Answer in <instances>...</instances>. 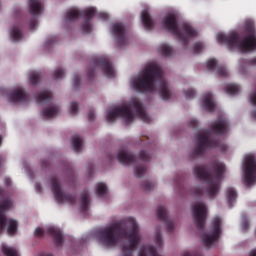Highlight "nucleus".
I'll use <instances>...</instances> for the list:
<instances>
[{
  "instance_id": "48",
  "label": "nucleus",
  "mask_w": 256,
  "mask_h": 256,
  "mask_svg": "<svg viewBox=\"0 0 256 256\" xmlns=\"http://www.w3.org/2000/svg\"><path fill=\"white\" fill-rule=\"evenodd\" d=\"M34 235L35 237H44L45 231L42 228L37 227L34 231Z\"/></svg>"
},
{
  "instance_id": "3",
  "label": "nucleus",
  "mask_w": 256,
  "mask_h": 256,
  "mask_svg": "<svg viewBox=\"0 0 256 256\" xmlns=\"http://www.w3.org/2000/svg\"><path fill=\"white\" fill-rule=\"evenodd\" d=\"M156 82H159L160 97L163 100H169L172 93L164 78L162 68L157 64L147 65L142 74L133 81V87L138 92H154Z\"/></svg>"
},
{
  "instance_id": "64",
  "label": "nucleus",
  "mask_w": 256,
  "mask_h": 256,
  "mask_svg": "<svg viewBox=\"0 0 256 256\" xmlns=\"http://www.w3.org/2000/svg\"><path fill=\"white\" fill-rule=\"evenodd\" d=\"M4 195V189L0 187V196Z\"/></svg>"
},
{
  "instance_id": "38",
  "label": "nucleus",
  "mask_w": 256,
  "mask_h": 256,
  "mask_svg": "<svg viewBox=\"0 0 256 256\" xmlns=\"http://www.w3.org/2000/svg\"><path fill=\"white\" fill-rule=\"evenodd\" d=\"M155 184L153 182L145 181L143 184H141V189L144 191H152L154 189Z\"/></svg>"
},
{
  "instance_id": "25",
  "label": "nucleus",
  "mask_w": 256,
  "mask_h": 256,
  "mask_svg": "<svg viewBox=\"0 0 256 256\" xmlns=\"http://www.w3.org/2000/svg\"><path fill=\"white\" fill-rule=\"evenodd\" d=\"M71 145L75 153L82 152L83 140L79 135H73L71 138Z\"/></svg>"
},
{
  "instance_id": "33",
  "label": "nucleus",
  "mask_w": 256,
  "mask_h": 256,
  "mask_svg": "<svg viewBox=\"0 0 256 256\" xmlns=\"http://www.w3.org/2000/svg\"><path fill=\"white\" fill-rule=\"evenodd\" d=\"M224 89L225 92L229 95H236L241 90L240 86L236 84H228Z\"/></svg>"
},
{
  "instance_id": "10",
  "label": "nucleus",
  "mask_w": 256,
  "mask_h": 256,
  "mask_svg": "<svg viewBox=\"0 0 256 256\" xmlns=\"http://www.w3.org/2000/svg\"><path fill=\"white\" fill-rule=\"evenodd\" d=\"M100 67L102 72L107 76L108 78H114L115 77V71L113 68V64L109 57H96L93 58L91 61V66L87 70V77L89 80H91L95 74L96 69Z\"/></svg>"
},
{
  "instance_id": "11",
  "label": "nucleus",
  "mask_w": 256,
  "mask_h": 256,
  "mask_svg": "<svg viewBox=\"0 0 256 256\" xmlns=\"http://www.w3.org/2000/svg\"><path fill=\"white\" fill-rule=\"evenodd\" d=\"M244 183L248 187H251L256 181V155L247 154L244 157Z\"/></svg>"
},
{
  "instance_id": "8",
  "label": "nucleus",
  "mask_w": 256,
  "mask_h": 256,
  "mask_svg": "<svg viewBox=\"0 0 256 256\" xmlns=\"http://www.w3.org/2000/svg\"><path fill=\"white\" fill-rule=\"evenodd\" d=\"M96 9L89 8L82 11H79L76 8L70 9L66 12L64 17L65 22H75L80 18V16L85 17L84 22L81 25V30L83 33H91L92 26H91V19L95 16Z\"/></svg>"
},
{
  "instance_id": "62",
  "label": "nucleus",
  "mask_w": 256,
  "mask_h": 256,
  "mask_svg": "<svg viewBox=\"0 0 256 256\" xmlns=\"http://www.w3.org/2000/svg\"><path fill=\"white\" fill-rule=\"evenodd\" d=\"M250 256H256V249H254V250H252V251L250 252Z\"/></svg>"
},
{
  "instance_id": "40",
  "label": "nucleus",
  "mask_w": 256,
  "mask_h": 256,
  "mask_svg": "<svg viewBox=\"0 0 256 256\" xmlns=\"http://www.w3.org/2000/svg\"><path fill=\"white\" fill-rule=\"evenodd\" d=\"M70 114L71 115H77L79 112V104L77 102H72L70 104Z\"/></svg>"
},
{
  "instance_id": "63",
  "label": "nucleus",
  "mask_w": 256,
  "mask_h": 256,
  "mask_svg": "<svg viewBox=\"0 0 256 256\" xmlns=\"http://www.w3.org/2000/svg\"><path fill=\"white\" fill-rule=\"evenodd\" d=\"M108 159H109L110 161H112L113 159H115V156H114V155H108Z\"/></svg>"
},
{
  "instance_id": "18",
  "label": "nucleus",
  "mask_w": 256,
  "mask_h": 256,
  "mask_svg": "<svg viewBox=\"0 0 256 256\" xmlns=\"http://www.w3.org/2000/svg\"><path fill=\"white\" fill-rule=\"evenodd\" d=\"M9 100L12 103H24L28 101V95L23 89H16L10 93Z\"/></svg>"
},
{
  "instance_id": "56",
  "label": "nucleus",
  "mask_w": 256,
  "mask_h": 256,
  "mask_svg": "<svg viewBox=\"0 0 256 256\" xmlns=\"http://www.w3.org/2000/svg\"><path fill=\"white\" fill-rule=\"evenodd\" d=\"M49 166V161L48 160H42L41 161V167L42 168H47Z\"/></svg>"
},
{
  "instance_id": "49",
  "label": "nucleus",
  "mask_w": 256,
  "mask_h": 256,
  "mask_svg": "<svg viewBox=\"0 0 256 256\" xmlns=\"http://www.w3.org/2000/svg\"><path fill=\"white\" fill-rule=\"evenodd\" d=\"M183 183H184L183 178H180V179L178 177L175 178V185L176 187H178V189H181Z\"/></svg>"
},
{
  "instance_id": "60",
  "label": "nucleus",
  "mask_w": 256,
  "mask_h": 256,
  "mask_svg": "<svg viewBox=\"0 0 256 256\" xmlns=\"http://www.w3.org/2000/svg\"><path fill=\"white\" fill-rule=\"evenodd\" d=\"M252 119L256 120V110L251 112Z\"/></svg>"
},
{
  "instance_id": "39",
  "label": "nucleus",
  "mask_w": 256,
  "mask_h": 256,
  "mask_svg": "<svg viewBox=\"0 0 256 256\" xmlns=\"http://www.w3.org/2000/svg\"><path fill=\"white\" fill-rule=\"evenodd\" d=\"M65 74V70L64 69H61V68H58L56 69L53 74H52V78L53 79H61Z\"/></svg>"
},
{
  "instance_id": "47",
  "label": "nucleus",
  "mask_w": 256,
  "mask_h": 256,
  "mask_svg": "<svg viewBox=\"0 0 256 256\" xmlns=\"http://www.w3.org/2000/svg\"><path fill=\"white\" fill-rule=\"evenodd\" d=\"M80 82H81L80 76L75 75L73 78V87L78 89L80 87Z\"/></svg>"
},
{
  "instance_id": "9",
  "label": "nucleus",
  "mask_w": 256,
  "mask_h": 256,
  "mask_svg": "<svg viewBox=\"0 0 256 256\" xmlns=\"http://www.w3.org/2000/svg\"><path fill=\"white\" fill-rule=\"evenodd\" d=\"M12 205L13 202L11 199L0 200V234H2L5 231L7 223L8 235H15V233H17L18 231V222L14 219H7L5 215L6 211H9Z\"/></svg>"
},
{
  "instance_id": "6",
  "label": "nucleus",
  "mask_w": 256,
  "mask_h": 256,
  "mask_svg": "<svg viewBox=\"0 0 256 256\" xmlns=\"http://www.w3.org/2000/svg\"><path fill=\"white\" fill-rule=\"evenodd\" d=\"M132 108L135 110L136 115L142 119L145 123H151V117L146 113L142 103L139 99L134 98L132 102L127 106L117 107L106 115V120L108 122L115 121L118 117H122L125 120V123L129 125L134 121V114L132 112Z\"/></svg>"
},
{
  "instance_id": "12",
  "label": "nucleus",
  "mask_w": 256,
  "mask_h": 256,
  "mask_svg": "<svg viewBox=\"0 0 256 256\" xmlns=\"http://www.w3.org/2000/svg\"><path fill=\"white\" fill-rule=\"evenodd\" d=\"M213 230L210 234L203 233L201 235L202 243L207 248L214 247L216 241L220 238L221 235V225H222V219L218 216L213 218Z\"/></svg>"
},
{
  "instance_id": "15",
  "label": "nucleus",
  "mask_w": 256,
  "mask_h": 256,
  "mask_svg": "<svg viewBox=\"0 0 256 256\" xmlns=\"http://www.w3.org/2000/svg\"><path fill=\"white\" fill-rule=\"evenodd\" d=\"M111 32L118 46L122 47L128 44V39L126 37L127 30L124 24L122 23L113 24L111 27Z\"/></svg>"
},
{
  "instance_id": "58",
  "label": "nucleus",
  "mask_w": 256,
  "mask_h": 256,
  "mask_svg": "<svg viewBox=\"0 0 256 256\" xmlns=\"http://www.w3.org/2000/svg\"><path fill=\"white\" fill-rule=\"evenodd\" d=\"M35 189H36V192L37 193H41V191H42V187H41V185L40 184H35Z\"/></svg>"
},
{
  "instance_id": "29",
  "label": "nucleus",
  "mask_w": 256,
  "mask_h": 256,
  "mask_svg": "<svg viewBox=\"0 0 256 256\" xmlns=\"http://www.w3.org/2000/svg\"><path fill=\"white\" fill-rule=\"evenodd\" d=\"M10 37L13 41L18 42L23 38L22 28L20 26L12 27L10 31Z\"/></svg>"
},
{
  "instance_id": "21",
  "label": "nucleus",
  "mask_w": 256,
  "mask_h": 256,
  "mask_svg": "<svg viewBox=\"0 0 256 256\" xmlns=\"http://www.w3.org/2000/svg\"><path fill=\"white\" fill-rule=\"evenodd\" d=\"M29 13L31 15H38L43 12V4L39 0H28Z\"/></svg>"
},
{
  "instance_id": "51",
  "label": "nucleus",
  "mask_w": 256,
  "mask_h": 256,
  "mask_svg": "<svg viewBox=\"0 0 256 256\" xmlns=\"http://www.w3.org/2000/svg\"><path fill=\"white\" fill-rule=\"evenodd\" d=\"M182 256H203L200 252H185Z\"/></svg>"
},
{
  "instance_id": "53",
  "label": "nucleus",
  "mask_w": 256,
  "mask_h": 256,
  "mask_svg": "<svg viewBox=\"0 0 256 256\" xmlns=\"http://www.w3.org/2000/svg\"><path fill=\"white\" fill-rule=\"evenodd\" d=\"M57 42V37H51L46 40V45H52Z\"/></svg>"
},
{
  "instance_id": "32",
  "label": "nucleus",
  "mask_w": 256,
  "mask_h": 256,
  "mask_svg": "<svg viewBox=\"0 0 256 256\" xmlns=\"http://www.w3.org/2000/svg\"><path fill=\"white\" fill-rule=\"evenodd\" d=\"M108 193V187L105 183H98L96 186V195L98 197H104Z\"/></svg>"
},
{
  "instance_id": "52",
  "label": "nucleus",
  "mask_w": 256,
  "mask_h": 256,
  "mask_svg": "<svg viewBox=\"0 0 256 256\" xmlns=\"http://www.w3.org/2000/svg\"><path fill=\"white\" fill-rule=\"evenodd\" d=\"M250 102L252 105L256 106V91L250 94Z\"/></svg>"
},
{
  "instance_id": "50",
  "label": "nucleus",
  "mask_w": 256,
  "mask_h": 256,
  "mask_svg": "<svg viewBox=\"0 0 256 256\" xmlns=\"http://www.w3.org/2000/svg\"><path fill=\"white\" fill-rule=\"evenodd\" d=\"M188 126L191 128H197L198 126V120L192 119L188 122Z\"/></svg>"
},
{
  "instance_id": "7",
  "label": "nucleus",
  "mask_w": 256,
  "mask_h": 256,
  "mask_svg": "<svg viewBox=\"0 0 256 256\" xmlns=\"http://www.w3.org/2000/svg\"><path fill=\"white\" fill-rule=\"evenodd\" d=\"M162 26L165 30L175 35L186 47L190 39L195 38L198 32L188 23H184L181 29L178 24V19L175 14H170L162 20Z\"/></svg>"
},
{
  "instance_id": "31",
  "label": "nucleus",
  "mask_w": 256,
  "mask_h": 256,
  "mask_svg": "<svg viewBox=\"0 0 256 256\" xmlns=\"http://www.w3.org/2000/svg\"><path fill=\"white\" fill-rule=\"evenodd\" d=\"M41 81V72L32 71L29 74V82L32 85H37Z\"/></svg>"
},
{
  "instance_id": "46",
  "label": "nucleus",
  "mask_w": 256,
  "mask_h": 256,
  "mask_svg": "<svg viewBox=\"0 0 256 256\" xmlns=\"http://www.w3.org/2000/svg\"><path fill=\"white\" fill-rule=\"evenodd\" d=\"M37 24H38V19H37V17H32V19H31L30 22H29V29H30V30H34L35 27L37 26Z\"/></svg>"
},
{
  "instance_id": "37",
  "label": "nucleus",
  "mask_w": 256,
  "mask_h": 256,
  "mask_svg": "<svg viewBox=\"0 0 256 256\" xmlns=\"http://www.w3.org/2000/svg\"><path fill=\"white\" fill-rule=\"evenodd\" d=\"M152 156L150 153L146 151H140L139 152V159L144 161V162H149L151 160Z\"/></svg>"
},
{
  "instance_id": "2",
  "label": "nucleus",
  "mask_w": 256,
  "mask_h": 256,
  "mask_svg": "<svg viewBox=\"0 0 256 256\" xmlns=\"http://www.w3.org/2000/svg\"><path fill=\"white\" fill-rule=\"evenodd\" d=\"M212 170L214 176L209 172L206 166H196L193 168L194 175L200 181H205V183H207V187H195L192 190V195L195 197H204V195H207L209 199H215L217 197L221 189V183L226 171V166L222 162L214 161L212 163Z\"/></svg>"
},
{
  "instance_id": "4",
  "label": "nucleus",
  "mask_w": 256,
  "mask_h": 256,
  "mask_svg": "<svg viewBox=\"0 0 256 256\" xmlns=\"http://www.w3.org/2000/svg\"><path fill=\"white\" fill-rule=\"evenodd\" d=\"M229 121L225 118L219 119L211 124V130L201 132L196 137L195 148L190 153V158L195 159L201 157L208 149L219 148L222 152L228 149L218 137L212 138V132L223 135L229 131Z\"/></svg>"
},
{
  "instance_id": "36",
  "label": "nucleus",
  "mask_w": 256,
  "mask_h": 256,
  "mask_svg": "<svg viewBox=\"0 0 256 256\" xmlns=\"http://www.w3.org/2000/svg\"><path fill=\"white\" fill-rule=\"evenodd\" d=\"M156 231H157V232H156L155 237H154L155 244H156L158 247H163L164 242H163V238H162L161 231H160L159 228H157Z\"/></svg>"
},
{
  "instance_id": "17",
  "label": "nucleus",
  "mask_w": 256,
  "mask_h": 256,
  "mask_svg": "<svg viewBox=\"0 0 256 256\" xmlns=\"http://www.w3.org/2000/svg\"><path fill=\"white\" fill-rule=\"evenodd\" d=\"M46 233L53 237V242L56 248H59L63 245L64 236L60 229L55 227H49L47 228Z\"/></svg>"
},
{
  "instance_id": "28",
  "label": "nucleus",
  "mask_w": 256,
  "mask_h": 256,
  "mask_svg": "<svg viewBox=\"0 0 256 256\" xmlns=\"http://www.w3.org/2000/svg\"><path fill=\"white\" fill-rule=\"evenodd\" d=\"M58 113H59V107L51 106V107L43 109L42 116L45 119H50V118L56 117Z\"/></svg>"
},
{
  "instance_id": "16",
  "label": "nucleus",
  "mask_w": 256,
  "mask_h": 256,
  "mask_svg": "<svg viewBox=\"0 0 256 256\" xmlns=\"http://www.w3.org/2000/svg\"><path fill=\"white\" fill-rule=\"evenodd\" d=\"M156 215L159 221H163L169 233L174 231L175 224L172 220H170L168 216L167 208L165 206H158Z\"/></svg>"
},
{
  "instance_id": "54",
  "label": "nucleus",
  "mask_w": 256,
  "mask_h": 256,
  "mask_svg": "<svg viewBox=\"0 0 256 256\" xmlns=\"http://www.w3.org/2000/svg\"><path fill=\"white\" fill-rule=\"evenodd\" d=\"M98 17L103 20V21H106L109 19V15L107 13H99L98 14Z\"/></svg>"
},
{
  "instance_id": "22",
  "label": "nucleus",
  "mask_w": 256,
  "mask_h": 256,
  "mask_svg": "<svg viewBox=\"0 0 256 256\" xmlns=\"http://www.w3.org/2000/svg\"><path fill=\"white\" fill-rule=\"evenodd\" d=\"M35 99L38 104L47 103L53 99V94H52V92H50L48 90H44V91H41L40 93H38L35 96Z\"/></svg>"
},
{
  "instance_id": "27",
  "label": "nucleus",
  "mask_w": 256,
  "mask_h": 256,
  "mask_svg": "<svg viewBox=\"0 0 256 256\" xmlns=\"http://www.w3.org/2000/svg\"><path fill=\"white\" fill-rule=\"evenodd\" d=\"M237 197H238V194L235 188L233 187L227 188L226 198H227L229 207H233L234 203H236L237 201Z\"/></svg>"
},
{
  "instance_id": "41",
  "label": "nucleus",
  "mask_w": 256,
  "mask_h": 256,
  "mask_svg": "<svg viewBox=\"0 0 256 256\" xmlns=\"http://www.w3.org/2000/svg\"><path fill=\"white\" fill-rule=\"evenodd\" d=\"M204 49V44L201 42H197L193 46L194 53L198 54Z\"/></svg>"
},
{
  "instance_id": "34",
  "label": "nucleus",
  "mask_w": 256,
  "mask_h": 256,
  "mask_svg": "<svg viewBox=\"0 0 256 256\" xmlns=\"http://www.w3.org/2000/svg\"><path fill=\"white\" fill-rule=\"evenodd\" d=\"M2 253L4 256H18L17 250L8 246H2Z\"/></svg>"
},
{
  "instance_id": "5",
  "label": "nucleus",
  "mask_w": 256,
  "mask_h": 256,
  "mask_svg": "<svg viewBox=\"0 0 256 256\" xmlns=\"http://www.w3.org/2000/svg\"><path fill=\"white\" fill-rule=\"evenodd\" d=\"M245 30L248 35L242 39L240 34L233 32L228 35L218 34V43H224L229 49H238L242 53H247L256 50V35L255 24L246 22Z\"/></svg>"
},
{
  "instance_id": "43",
  "label": "nucleus",
  "mask_w": 256,
  "mask_h": 256,
  "mask_svg": "<svg viewBox=\"0 0 256 256\" xmlns=\"http://www.w3.org/2000/svg\"><path fill=\"white\" fill-rule=\"evenodd\" d=\"M217 73L222 77L228 76V71L224 66H217Z\"/></svg>"
},
{
  "instance_id": "35",
  "label": "nucleus",
  "mask_w": 256,
  "mask_h": 256,
  "mask_svg": "<svg viewBox=\"0 0 256 256\" xmlns=\"http://www.w3.org/2000/svg\"><path fill=\"white\" fill-rule=\"evenodd\" d=\"M146 171H147V168L143 165L135 166L134 175L138 178H141L142 176L145 175Z\"/></svg>"
},
{
  "instance_id": "13",
  "label": "nucleus",
  "mask_w": 256,
  "mask_h": 256,
  "mask_svg": "<svg viewBox=\"0 0 256 256\" xmlns=\"http://www.w3.org/2000/svg\"><path fill=\"white\" fill-rule=\"evenodd\" d=\"M50 183H51V191L57 203H69L70 205H74V203H76L75 195L66 194L62 192L61 186L57 178L55 177L51 178Z\"/></svg>"
},
{
  "instance_id": "42",
  "label": "nucleus",
  "mask_w": 256,
  "mask_h": 256,
  "mask_svg": "<svg viewBox=\"0 0 256 256\" xmlns=\"http://www.w3.org/2000/svg\"><path fill=\"white\" fill-rule=\"evenodd\" d=\"M216 67H217L216 59H210L207 61V69L208 70H214Z\"/></svg>"
},
{
  "instance_id": "44",
  "label": "nucleus",
  "mask_w": 256,
  "mask_h": 256,
  "mask_svg": "<svg viewBox=\"0 0 256 256\" xmlns=\"http://www.w3.org/2000/svg\"><path fill=\"white\" fill-rule=\"evenodd\" d=\"M196 96V91L194 89H188L185 91V98L192 99Z\"/></svg>"
},
{
  "instance_id": "23",
  "label": "nucleus",
  "mask_w": 256,
  "mask_h": 256,
  "mask_svg": "<svg viewBox=\"0 0 256 256\" xmlns=\"http://www.w3.org/2000/svg\"><path fill=\"white\" fill-rule=\"evenodd\" d=\"M141 20L145 29L152 30L154 28V22L148 11L144 10L141 13Z\"/></svg>"
},
{
  "instance_id": "59",
  "label": "nucleus",
  "mask_w": 256,
  "mask_h": 256,
  "mask_svg": "<svg viewBox=\"0 0 256 256\" xmlns=\"http://www.w3.org/2000/svg\"><path fill=\"white\" fill-rule=\"evenodd\" d=\"M249 64L250 65H256V57L251 59V60H249Z\"/></svg>"
},
{
  "instance_id": "19",
  "label": "nucleus",
  "mask_w": 256,
  "mask_h": 256,
  "mask_svg": "<svg viewBox=\"0 0 256 256\" xmlns=\"http://www.w3.org/2000/svg\"><path fill=\"white\" fill-rule=\"evenodd\" d=\"M117 160L123 165H134L136 158L131 152L121 151L117 154Z\"/></svg>"
},
{
  "instance_id": "1",
  "label": "nucleus",
  "mask_w": 256,
  "mask_h": 256,
  "mask_svg": "<svg viewBox=\"0 0 256 256\" xmlns=\"http://www.w3.org/2000/svg\"><path fill=\"white\" fill-rule=\"evenodd\" d=\"M127 224L117 222L99 230L97 237L104 247H115L120 239H128L121 246L122 256H133L141 241L140 229L134 218H128Z\"/></svg>"
},
{
  "instance_id": "45",
  "label": "nucleus",
  "mask_w": 256,
  "mask_h": 256,
  "mask_svg": "<svg viewBox=\"0 0 256 256\" xmlns=\"http://www.w3.org/2000/svg\"><path fill=\"white\" fill-rule=\"evenodd\" d=\"M241 227L243 231H247V229H249V220L247 219V217L242 218Z\"/></svg>"
},
{
  "instance_id": "30",
  "label": "nucleus",
  "mask_w": 256,
  "mask_h": 256,
  "mask_svg": "<svg viewBox=\"0 0 256 256\" xmlns=\"http://www.w3.org/2000/svg\"><path fill=\"white\" fill-rule=\"evenodd\" d=\"M159 51L161 52V54L165 57H169L173 54L174 49L169 46L168 44H161L159 46Z\"/></svg>"
},
{
  "instance_id": "55",
  "label": "nucleus",
  "mask_w": 256,
  "mask_h": 256,
  "mask_svg": "<svg viewBox=\"0 0 256 256\" xmlns=\"http://www.w3.org/2000/svg\"><path fill=\"white\" fill-rule=\"evenodd\" d=\"M87 116H88V120H89V121H93V120L95 119V113H94V111H93V110H89Z\"/></svg>"
},
{
  "instance_id": "26",
  "label": "nucleus",
  "mask_w": 256,
  "mask_h": 256,
  "mask_svg": "<svg viewBox=\"0 0 256 256\" xmlns=\"http://www.w3.org/2000/svg\"><path fill=\"white\" fill-rule=\"evenodd\" d=\"M203 106L207 111H213L215 109L212 93L209 92L204 95Z\"/></svg>"
},
{
  "instance_id": "24",
  "label": "nucleus",
  "mask_w": 256,
  "mask_h": 256,
  "mask_svg": "<svg viewBox=\"0 0 256 256\" xmlns=\"http://www.w3.org/2000/svg\"><path fill=\"white\" fill-rule=\"evenodd\" d=\"M138 256H162L158 254L156 248L153 245H146L141 248Z\"/></svg>"
},
{
  "instance_id": "14",
  "label": "nucleus",
  "mask_w": 256,
  "mask_h": 256,
  "mask_svg": "<svg viewBox=\"0 0 256 256\" xmlns=\"http://www.w3.org/2000/svg\"><path fill=\"white\" fill-rule=\"evenodd\" d=\"M192 217L198 231H205L208 217L206 204H195L192 206Z\"/></svg>"
},
{
  "instance_id": "61",
  "label": "nucleus",
  "mask_w": 256,
  "mask_h": 256,
  "mask_svg": "<svg viewBox=\"0 0 256 256\" xmlns=\"http://www.w3.org/2000/svg\"><path fill=\"white\" fill-rule=\"evenodd\" d=\"M39 256H53L52 253H40Z\"/></svg>"
},
{
  "instance_id": "57",
  "label": "nucleus",
  "mask_w": 256,
  "mask_h": 256,
  "mask_svg": "<svg viewBox=\"0 0 256 256\" xmlns=\"http://www.w3.org/2000/svg\"><path fill=\"white\" fill-rule=\"evenodd\" d=\"M4 183H5L6 187H10V185H11V179H10V178H5V179H4Z\"/></svg>"
},
{
  "instance_id": "20",
  "label": "nucleus",
  "mask_w": 256,
  "mask_h": 256,
  "mask_svg": "<svg viewBox=\"0 0 256 256\" xmlns=\"http://www.w3.org/2000/svg\"><path fill=\"white\" fill-rule=\"evenodd\" d=\"M90 194L88 190H84L80 195V209L82 213H87L90 207Z\"/></svg>"
}]
</instances>
